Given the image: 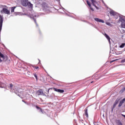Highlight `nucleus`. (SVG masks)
I'll return each instance as SVG.
<instances>
[{
  "instance_id": "1a4fd4ad",
  "label": "nucleus",
  "mask_w": 125,
  "mask_h": 125,
  "mask_svg": "<svg viewBox=\"0 0 125 125\" xmlns=\"http://www.w3.org/2000/svg\"><path fill=\"white\" fill-rule=\"evenodd\" d=\"M104 37H105V38H106L107 40H108L109 44H111V41H110V40H111V38H110V37H109V36H108V35H107V34L106 33L104 34Z\"/></svg>"
},
{
  "instance_id": "2eb2a0df",
  "label": "nucleus",
  "mask_w": 125,
  "mask_h": 125,
  "mask_svg": "<svg viewBox=\"0 0 125 125\" xmlns=\"http://www.w3.org/2000/svg\"><path fill=\"white\" fill-rule=\"evenodd\" d=\"M27 5L29 8H33V4L31 2H28Z\"/></svg>"
},
{
  "instance_id": "ddd939ff",
  "label": "nucleus",
  "mask_w": 125,
  "mask_h": 125,
  "mask_svg": "<svg viewBox=\"0 0 125 125\" xmlns=\"http://www.w3.org/2000/svg\"><path fill=\"white\" fill-rule=\"evenodd\" d=\"M87 4H88V6H89L91 10H92V11H94V10L93 9V8H92V7H91V5L90 4V2H89V1L87 0L86 1Z\"/></svg>"
},
{
  "instance_id": "7ed1b4c3",
  "label": "nucleus",
  "mask_w": 125,
  "mask_h": 125,
  "mask_svg": "<svg viewBox=\"0 0 125 125\" xmlns=\"http://www.w3.org/2000/svg\"><path fill=\"white\" fill-rule=\"evenodd\" d=\"M42 10L44 12L49 11V7L48 5L46 4V3L43 2L42 4Z\"/></svg>"
},
{
  "instance_id": "e433bc0d",
  "label": "nucleus",
  "mask_w": 125,
  "mask_h": 125,
  "mask_svg": "<svg viewBox=\"0 0 125 125\" xmlns=\"http://www.w3.org/2000/svg\"><path fill=\"white\" fill-rule=\"evenodd\" d=\"M1 53H0V54H1Z\"/></svg>"
},
{
  "instance_id": "9b49d317",
  "label": "nucleus",
  "mask_w": 125,
  "mask_h": 125,
  "mask_svg": "<svg viewBox=\"0 0 125 125\" xmlns=\"http://www.w3.org/2000/svg\"><path fill=\"white\" fill-rule=\"evenodd\" d=\"M125 102V99H123L122 100H121L118 105V107H122V105L124 104Z\"/></svg>"
},
{
  "instance_id": "5701e85b",
  "label": "nucleus",
  "mask_w": 125,
  "mask_h": 125,
  "mask_svg": "<svg viewBox=\"0 0 125 125\" xmlns=\"http://www.w3.org/2000/svg\"><path fill=\"white\" fill-rule=\"evenodd\" d=\"M124 91H125V86L120 91V92L121 93H123V92H124Z\"/></svg>"
},
{
  "instance_id": "c756f323",
  "label": "nucleus",
  "mask_w": 125,
  "mask_h": 125,
  "mask_svg": "<svg viewBox=\"0 0 125 125\" xmlns=\"http://www.w3.org/2000/svg\"><path fill=\"white\" fill-rule=\"evenodd\" d=\"M47 92H48V94H49V89H48Z\"/></svg>"
},
{
  "instance_id": "4be33fe9",
  "label": "nucleus",
  "mask_w": 125,
  "mask_h": 125,
  "mask_svg": "<svg viewBox=\"0 0 125 125\" xmlns=\"http://www.w3.org/2000/svg\"><path fill=\"white\" fill-rule=\"evenodd\" d=\"M117 125H123V124H122V122L120 121H117Z\"/></svg>"
},
{
  "instance_id": "f03ea898",
  "label": "nucleus",
  "mask_w": 125,
  "mask_h": 125,
  "mask_svg": "<svg viewBox=\"0 0 125 125\" xmlns=\"http://www.w3.org/2000/svg\"><path fill=\"white\" fill-rule=\"evenodd\" d=\"M119 21H120V22H122V28H125V17L124 16H120Z\"/></svg>"
},
{
  "instance_id": "7c9ffc66",
  "label": "nucleus",
  "mask_w": 125,
  "mask_h": 125,
  "mask_svg": "<svg viewBox=\"0 0 125 125\" xmlns=\"http://www.w3.org/2000/svg\"><path fill=\"white\" fill-rule=\"evenodd\" d=\"M102 2H103V3H105L104 2V1L103 0H102Z\"/></svg>"
},
{
  "instance_id": "c9c22d12",
  "label": "nucleus",
  "mask_w": 125,
  "mask_h": 125,
  "mask_svg": "<svg viewBox=\"0 0 125 125\" xmlns=\"http://www.w3.org/2000/svg\"><path fill=\"white\" fill-rule=\"evenodd\" d=\"M114 61H112V62H114Z\"/></svg>"
},
{
  "instance_id": "2f4dec72",
  "label": "nucleus",
  "mask_w": 125,
  "mask_h": 125,
  "mask_svg": "<svg viewBox=\"0 0 125 125\" xmlns=\"http://www.w3.org/2000/svg\"><path fill=\"white\" fill-rule=\"evenodd\" d=\"M35 69H39V67H35Z\"/></svg>"
},
{
  "instance_id": "0eeeda50",
  "label": "nucleus",
  "mask_w": 125,
  "mask_h": 125,
  "mask_svg": "<svg viewBox=\"0 0 125 125\" xmlns=\"http://www.w3.org/2000/svg\"><path fill=\"white\" fill-rule=\"evenodd\" d=\"M21 3L23 6H27L28 5V0H22Z\"/></svg>"
},
{
  "instance_id": "f704fd0d",
  "label": "nucleus",
  "mask_w": 125,
  "mask_h": 125,
  "mask_svg": "<svg viewBox=\"0 0 125 125\" xmlns=\"http://www.w3.org/2000/svg\"><path fill=\"white\" fill-rule=\"evenodd\" d=\"M54 95V94H52V96L53 97Z\"/></svg>"
},
{
  "instance_id": "393cba45",
  "label": "nucleus",
  "mask_w": 125,
  "mask_h": 125,
  "mask_svg": "<svg viewBox=\"0 0 125 125\" xmlns=\"http://www.w3.org/2000/svg\"><path fill=\"white\" fill-rule=\"evenodd\" d=\"M34 77L35 78H36V79L37 80V81H38V75H37V74H34Z\"/></svg>"
},
{
  "instance_id": "6e6552de",
  "label": "nucleus",
  "mask_w": 125,
  "mask_h": 125,
  "mask_svg": "<svg viewBox=\"0 0 125 125\" xmlns=\"http://www.w3.org/2000/svg\"><path fill=\"white\" fill-rule=\"evenodd\" d=\"M54 90L55 91L59 92L60 93H63V92H64V90H61L56 88H54Z\"/></svg>"
},
{
  "instance_id": "f8f14e48",
  "label": "nucleus",
  "mask_w": 125,
  "mask_h": 125,
  "mask_svg": "<svg viewBox=\"0 0 125 125\" xmlns=\"http://www.w3.org/2000/svg\"><path fill=\"white\" fill-rule=\"evenodd\" d=\"M110 15L113 16H117V14H118L117 13H116L115 11L112 10L109 12Z\"/></svg>"
},
{
  "instance_id": "72a5a7b5",
  "label": "nucleus",
  "mask_w": 125,
  "mask_h": 125,
  "mask_svg": "<svg viewBox=\"0 0 125 125\" xmlns=\"http://www.w3.org/2000/svg\"><path fill=\"white\" fill-rule=\"evenodd\" d=\"M23 15H27L26 14H23Z\"/></svg>"
},
{
  "instance_id": "a878e982",
  "label": "nucleus",
  "mask_w": 125,
  "mask_h": 125,
  "mask_svg": "<svg viewBox=\"0 0 125 125\" xmlns=\"http://www.w3.org/2000/svg\"><path fill=\"white\" fill-rule=\"evenodd\" d=\"M10 87L11 89H12V87H13V85L12 84H10Z\"/></svg>"
},
{
  "instance_id": "412c9836",
  "label": "nucleus",
  "mask_w": 125,
  "mask_h": 125,
  "mask_svg": "<svg viewBox=\"0 0 125 125\" xmlns=\"http://www.w3.org/2000/svg\"><path fill=\"white\" fill-rule=\"evenodd\" d=\"M16 8V7H12L11 8V12H14V9Z\"/></svg>"
},
{
  "instance_id": "473e14b6",
  "label": "nucleus",
  "mask_w": 125,
  "mask_h": 125,
  "mask_svg": "<svg viewBox=\"0 0 125 125\" xmlns=\"http://www.w3.org/2000/svg\"><path fill=\"white\" fill-rule=\"evenodd\" d=\"M62 9L63 10H64L65 9H64V8L62 7Z\"/></svg>"
},
{
  "instance_id": "6ab92c4d",
  "label": "nucleus",
  "mask_w": 125,
  "mask_h": 125,
  "mask_svg": "<svg viewBox=\"0 0 125 125\" xmlns=\"http://www.w3.org/2000/svg\"><path fill=\"white\" fill-rule=\"evenodd\" d=\"M116 106H117V105H116V104H114L113 106H112V108H111V111H112V112H113V111H114V109H115Z\"/></svg>"
},
{
  "instance_id": "20e7f679",
  "label": "nucleus",
  "mask_w": 125,
  "mask_h": 125,
  "mask_svg": "<svg viewBox=\"0 0 125 125\" xmlns=\"http://www.w3.org/2000/svg\"><path fill=\"white\" fill-rule=\"evenodd\" d=\"M1 13H4V14H7V15H10V11L6 8H3L2 10L0 11Z\"/></svg>"
},
{
  "instance_id": "423d86ee",
  "label": "nucleus",
  "mask_w": 125,
  "mask_h": 125,
  "mask_svg": "<svg viewBox=\"0 0 125 125\" xmlns=\"http://www.w3.org/2000/svg\"><path fill=\"white\" fill-rule=\"evenodd\" d=\"M90 1L91 2L92 4H93V5L94 6H95V7H96V8L97 9H99V8H98V7L97 6L96 4L97 3V2H96V1L94 0H90Z\"/></svg>"
},
{
  "instance_id": "9d476101",
  "label": "nucleus",
  "mask_w": 125,
  "mask_h": 125,
  "mask_svg": "<svg viewBox=\"0 0 125 125\" xmlns=\"http://www.w3.org/2000/svg\"><path fill=\"white\" fill-rule=\"evenodd\" d=\"M94 20H95L97 22H100L101 23H104V21H103V20H101L100 19L97 18H95L94 19Z\"/></svg>"
},
{
  "instance_id": "f3484780",
  "label": "nucleus",
  "mask_w": 125,
  "mask_h": 125,
  "mask_svg": "<svg viewBox=\"0 0 125 125\" xmlns=\"http://www.w3.org/2000/svg\"><path fill=\"white\" fill-rule=\"evenodd\" d=\"M85 115L86 118H88V113H87V109H86L85 110Z\"/></svg>"
},
{
  "instance_id": "a211bd4d",
  "label": "nucleus",
  "mask_w": 125,
  "mask_h": 125,
  "mask_svg": "<svg viewBox=\"0 0 125 125\" xmlns=\"http://www.w3.org/2000/svg\"><path fill=\"white\" fill-rule=\"evenodd\" d=\"M120 101V100L119 99H117L115 102H114V104L115 105H117L118 103H119V102Z\"/></svg>"
},
{
  "instance_id": "b1692460",
  "label": "nucleus",
  "mask_w": 125,
  "mask_h": 125,
  "mask_svg": "<svg viewBox=\"0 0 125 125\" xmlns=\"http://www.w3.org/2000/svg\"><path fill=\"white\" fill-rule=\"evenodd\" d=\"M36 108H37V109H40V110L42 112V113H43V112H42V108H40V107L36 106Z\"/></svg>"
},
{
  "instance_id": "39448f33",
  "label": "nucleus",
  "mask_w": 125,
  "mask_h": 125,
  "mask_svg": "<svg viewBox=\"0 0 125 125\" xmlns=\"http://www.w3.org/2000/svg\"><path fill=\"white\" fill-rule=\"evenodd\" d=\"M36 95H38V96L40 95H43V96H44L45 94L43 93V91H42V89H40L37 91Z\"/></svg>"
},
{
  "instance_id": "bb28decb",
  "label": "nucleus",
  "mask_w": 125,
  "mask_h": 125,
  "mask_svg": "<svg viewBox=\"0 0 125 125\" xmlns=\"http://www.w3.org/2000/svg\"><path fill=\"white\" fill-rule=\"evenodd\" d=\"M121 62H122V63H125V59H124V60H122L121 61Z\"/></svg>"
},
{
  "instance_id": "f257e3e1",
  "label": "nucleus",
  "mask_w": 125,
  "mask_h": 125,
  "mask_svg": "<svg viewBox=\"0 0 125 125\" xmlns=\"http://www.w3.org/2000/svg\"><path fill=\"white\" fill-rule=\"evenodd\" d=\"M27 16H28V17H29L30 18H31V19H33L37 27L39 26V25H38V23H37V21L36 20V19H35L34 17H39V15L36 14V13L34 14H32V15H27Z\"/></svg>"
},
{
  "instance_id": "dca6fc26",
  "label": "nucleus",
  "mask_w": 125,
  "mask_h": 125,
  "mask_svg": "<svg viewBox=\"0 0 125 125\" xmlns=\"http://www.w3.org/2000/svg\"><path fill=\"white\" fill-rule=\"evenodd\" d=\"M0 87H5V84L1 83V82H0Z\"/></svg>"
},
{
  "instance_id": "4468645a",
  "label": "nucleus",
  "mask_w": 125,
  "mask_h": 125,
  "mask_svg": "<svg viewBox=\"0 0 125 125\" xmlns=\"http://www.w3.org/2000/svg\"><path fill=\"white\" fill-rule=\"evenodd\" d=\"M0 57H1V58H2V59H3V61H4V62H5V61H6V60H5V58H5L4 56H3V54H0Z\"/></svg>"
},
{
  "instance_id": "c85d7f7f",
  "label": "nucleus",
  "mask_w": 125,
  "mask_h": 125,
  "mask_svg": "<svg viewBox=\"0 0 125 125\" xmlns=\"http://www.w3.org/2000/svg\"><path fill=\"white\" fill-rule=\"evenodd\" d=\"M2 61H3V59H2V60L1 59H0V63H1Z\"/></svg>"
},
{
  "instance_id": "aec40b11",
  "label": "nucleus",
  "mask_w": 125,
  "mask_h": 125,
  "mask_svg": "<svg viewBox=\"0 0 125 125\" xmlns=\"http://www.w3.org/2000/svg\"><path fill=\"white\" fill-rule=\"evenodd\" d=\"M125 43H122L120 46V47L121 48H124V47H125Z\"/></svg>"
},
{
  "instance_id": "cd10ccee",
  "label": "nucleus",
  "mask_w": 125,
  "mask_h": 125,
  "mask_svg": "<svg viewBox=\"0 0 125 125\" xmlns=\"http://www.w3.org/2000/svg\"><path fill=\"white\" fill-rule=\"evenodd\" d=\"M106 25H108V26H110L111 25V23H110L109 22H106Z\"/></svg>"
}]
</instances>
